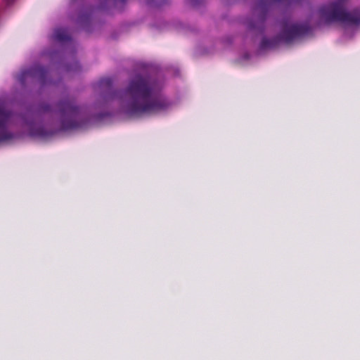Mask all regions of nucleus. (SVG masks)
Here are the masks:
<instances>
[{
    "label": "nucleus",
    "mask_w": 360,
    "mask_h": 360,
    "mask_svg": "<svg viewBox=\"0 0 360 360\" xmlns=\"http://www.w3.org/2000/svg\"><path fill=\"white\" fill-rule=\"evenodd\" d=\"M105 103L115 102L120 112L136 116L167 109L171 103L162 93V83L147 73H137L120 90H112V80L99 82Z\"/></svg>",
    "instance_id": "f257e3e1"
},
{
    "label": "nucleus",
    "mask_w": 360,
    "mask_h": 360,
    "mask_svg": "<svg viewBox=\"0 0 360 360\" xmlns=\"http://www.w3.org/2000/svg\"><path fill=\"white\" fill-rule=\"evenodd\" d=\"M47 74L48 72L45 68L35 65L22 71L18 76V81L22 85H24L28 79H37L41 84H45L48 83L46 80Z\"/></svg>",
    "instance_id": "423d86ee"
},
{
    "label": "nucleus",
    "mask_w": 360,
    "mask_h": 360,
    "mask_svg": "<svg viewBox=\"0 0 360 360\" xmlns=\"http://www.w3.org/2000/svg\"><path fill=\"white\" fill-rule=\"evenodd\" d=\"M347 0H338L336 2L322 6L318 11L319 23L330 24L342 22L347 25L360 24V8L347 11L345 2Z\"/></svg>",
    "instance_id": "7ed1b4c3"
},
{
    "label": "nucleus",
    "mask_w": 360,
    "mask_h": 360,
    "mask_svg": "<svg viewBox=\"0 0 360 360\" xmlns=\"http://www.w3.org/2000/svg\"><path fill=\"white\" fill-rule=\"evenodd\" d=\"M311 30V27L309 22L297 23L285 20L282 22V30L278 36L271 39L266 37L262 39L261 49H272L281 42H290L309 33Z\"/></svg>",
    "instance_id": "20e7f679"
},
{
    "label": "nucleus",
    "mask_w": 360,
    "mask_h": 360,
    "mask_svg": "<svg viewBox=\"0 0 360 360\" xmlns=\"http://www.w3.org/2000/svg\"><path fill=\"white\" fill-rule=\"evenodd\" d=\"M75 66H76V70H77V68H78V67H79V66H78V64H77V63H76V64H75Z\"/></svg>",
    "instance_id": "1a4fd4ad"
},
{
    "label": "nucleus",
    "mask_w": 360,
    "mask_h": 360,
    "mask_svg": "<svg viewBox=\"0 0 360 360\" xmlns=\"http://www.w3.org/2000/svg\"><path fill=\"white\" fill-rule=\"evenodd\" d=\"M15 116L16 115L4 105L0 104V142L13 137L8 127L13 123Z\"/></svg>",
    "instance_id": "39448f33"
},
{
    "label": "nucleus",
    "mask_w": 360,
    "mask_h": 360,
    "mask_svg": "<svg viewBox=\"0 0 360 360\" xmlns=\"http://www.w3.org/2000/svg\"><path fill=\"white\" fill-rule=\"evenodd\" d=\"M53 38L58 42H65L70 40V37L67 30L62 28L55 30Z\"/></svg>",
    "instance_id": "0eeeda50"
},
{
    "label": "nucleus",
    "mask_w": 360,
    "mask_h": 360,
    "mask_svg": "<svg viewBox=\"0 0 360 360\" xmlns=\"http://www.w3.org/2000/svg\"><path fill=\"white\" fill-rule=\"evenodd\" d=\"M7 5L11 4L14 0H4Z\"/></svg>",
    "instance_id": "6e6552de"
},
{
    "label": "nucleus",
    "mask_w": 360,
    "mask_h": 360,
    "mask_svg": "<svg viewBox=\"0 0 360 360\" xmlns=\"http://www.w3.org/2000/svg\"><path fill=\"white\" fill-rule=\"evenodd\" d=\"M88 120L85 108L79 105L72 98H65L53 105L41 103L34 110L27 112L24 124L29 134L34 136H47L54 131H47L42 124H57L61 130H68L83 126Z\"/></svg>",
    "instance_id": "f03ea898"
}]
</instances>
